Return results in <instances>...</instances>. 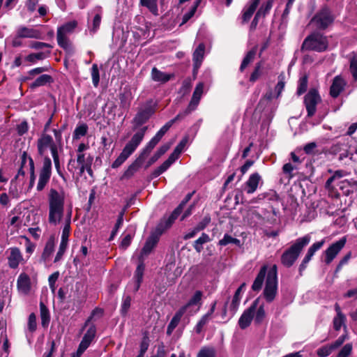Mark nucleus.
<instances>
[{
  "label": "nucleus",
  "mask_w": 357,
  "mask_h": 357,
  "mask_svg": "<svg viewBox=\"0 0 357 357\" xmlns=\"http://www.w3.org/2000/svg\"><path fill=\"white\" fill-rule=\"evenodd\" d=\"M255 311L256 313L255 316V321L257 324H260L262 322L266 316L264 304H259V306H257Z\"/></svg>",
  "instance_id": "45"
},
{
  "label": "nucleus",
  "mask_w": 357,
  "mask_h": 357,
  "mask_svg": "<svg viewBox=\"0 0 357 357\" xmlns=\"http://www.w3.org/2000/svg\"><path fill=\"white\" fill-rule=\"evenodd\" d=\"M96 333V328L94 325H91L84 334L78 348L85 351L94 339Z\"/></svg>",
  "instance_id": "19"
},
{
  "label": "nucleus",
  "mask_w": 357,
  "mask_h": 357,
  "mask_svg": "<svg viewBox=\"0 0 357 357\" xmlns=\"http://www.w3.org/2000/svg\"><path fill=\"white\" fill-rule=\"evenodd\" d=\"M92 13L93 14V18L92 20V25L91 26H89V31L91 34H94L99 29L100 25L102 15L101 7H96L93 10Z\"/></svg>",
  "instance_id": "23"
},
{
  "label": "nucleus",
  "mask_w": 357,
  "mask_h": 357,
  "mask_svg": "<svg viewBox=\"0 0 357 357\" xmlns=\"http://www.w3.org/2000/svg\"><path fill=\"white\" fill-rule=\"evenodd\" d=\"M335 350L332 344L324 346L317 351V354L319 357H326L329 356L332 351Z\"/></svg>",
  "instance_id": "50"
},
{
  "label": "nucleus",
  "mask_w": 357,
  "mask_h": 357,
  "mask_svg": "<svg viewBox=\"0 0 357 357\" xmlns=\"http://www.w3.org/2000/svg\"><path fill=\"white\" fill-rule=\"evenodd\" d=\"M284 88V82L283 80V78H281L280 77H279V81L275 87L274 94H273L271 92L267 93L266 94L264 98L261 100L260 103H261L262 102L266 101V100H270L274 98H278L280 96Z\"/></svg>",
  "instance_id": "29"
},
{
  "label": "nucleus",
  "mask_w": 357,
  "mask_h": 357,
  "mask_svg": "<svg viewBox=\"0 0 357 357\" xmlns=\"http://www.w3.org/2000/svg\"><path fill=\"white\" fill-rule=\"evenodd\" d=\"M307 87V77L306 76H304L301 78H300L298 82V86L297 89V93L298 95L303 94L304 92H305Z\"/></svg>",
  "instance_id": "54"
},
{
  "label": "nucleus",
  "mask_w": 357,
  "mask_h": 357,
  "mask_svg": "<svg viewBox=\"0 0 357 357\" xmlns=\"http://www.w3.org/2000/svg\"><path fill=\"white\" fill-rule=\"evenodd\" d=\"M41 324L43 327H46L50 321V314L49 310L44 303H40V304Z\"/></svg>",
  "instance_id": "41"
},
{
  "label": "nucleus",
  "mask_w": 357,
  "mask_h": 357,
  "mask_svg": "<svg viewBox=\"0 0 357 357\" xmlns=\"http://www.w3.org/2000/svg\"><path fill=\"white\" fill-rule=\"evenodd\" d=\"M17 36L18 38H39L40 33L39 31L32 28L20 26L17 30Z\"/></svg>",
  "instance_id": "22"
},
{
  "label": "nucleus",
  "mask_w": 357,
  "mask_h": 357,
  "mask_svg": "<svg viewBox=\"0 0 357 357\" xmlns=\"http://www.w3.org/2000/svg\"><path fill=\"white\" fill-rule=\"evenodd\" d=\"M66 195L63 190H57L51 188L47 195L48 201V222L50 225L56 226L64 222L67 220L68 213L70 210L73 215L71 206L65 207Z\"/></svg>",
  "instance_id": "1"
},
{
  "label": "nucleus",
  "mask_w": 357,
  "mask_h": 357,
  "mask_svg": "<svg viewBox=\"0 0 357 357\" xmlns=\"http://www.w3.org/2000/svg\"><path fill=\"white\" fill-rule=\"evenodd\" d=\"M328 47L327 39L323 35L316 33L308 36L303 42V48L308 50L322 52Z\"/></svg>",
  "instance_id": "6"
},
{
  "label": "nucleus",
  "mask_w": 357,
  "mask_h": 357,
  "mask_svg": "<svg viewBox=\"0 0 357 357\" xmlns=\"http://www.w3.org/2000/svg\"><path fill=\"white\" fill-rule=\"evenodd\" d=\"M310 236L308 234L296 239L295 243L282 254L281 257L282 264L287 267L291 266L303 248L310 242Z\"/></svg>",
  "instance_id": "3"
},
{
  "label": "nucleus",
  "mask_w": 357,
  "mask_h": 357,
  "mask_svg": "<svg viewBox=\"0 0 357 357\" xmlns=\"http://www.w3.org/2000/svg\"><path fill=\"white\" fill-rule=\"evenodd\" d=\"M352 348L351 344H346L340 350L337 357H348L351 353Z\"/></svg>",
  "instance_id": "58"
},
{
  "label": "nucleus",
  "mask_w": 357,
  "mask_h": 357,
  "mask_svg": "<svg viewBox=\"0 0 357 357\" xmlns=\"http://www.w3.org/2000/svg\"><path fill=\"white\" fill-rule=\"evenodd\" d=\"M200 98L195 97L192 96L191 100L188 105V107L185 111V114H189L190 112L195 110L197 105H199Z\"/></svg>",
  "instance_id": "62"
},
{
  "label": "nucleus",
  "mask_w": 357,
  "mask_h": 357,
  "mask_svg": "<svg viewBox=\"0 0 357 357\" xmlns=\"http://www.w3.org/2000/svg\"><path fill=\"white\" fill-rule=\"evenodd\" d=\"M50 52L47 51L45 52H38V53H33L29 54L26 57V61L31 62V63H35L37 60H43L47 57V56L50 54Z\"/></svg>",
  "instance_id": "44"
},
{
  "label": "nucleus",
  "mask_w": 357,
  "mask_h": 357,
  "mask_svg": "<svg viewBox=\"0 0 357 357\" xmlns=\"http://www.w3.org/2000/svg\"><path fill=\"white\" fill-rule=\"evenodd\" d=\"M211 241L208 234L202 233L201 236L197 239L194 243V248L197 252H201L203 250V245Z\"/></svg>",
  "instance_id": "39"
},
{
  "label": "nucleus",
  "mask_w": 357,
  "mask_h": 357,
  "mask_svg": "<svg viewBox=\"0 0 357 357\" xmlns=\"http://www.w3.org/2000/svg\"><path fill=\"white\" fill-rule=\"evenodd\" d=\"M186 313L185 308H180L174 314L170 323L168 325L167 333L170 335L174 328L178 326L182 316Z\"/></svg>",
  "instance_id": "31"
},
{
  "label": "nucleus",
  "mask_w": 357,
  "mask_h": 357,
  "mask_svg": "<svg viewBox=\"0 0 357 357\" xmlns=\"http://www.w3.org/2000/svg\"><path fill=\"white\" fill-rule=\"evenodd\" d=\"M52 81V78L48 75H42L38 77L33 83L31 84V88H36L38 86H44L47 83H50Z\"/></svg>",
  "instance_id": "40"
},
{
  "label": "nucleus",
  "mask_w": 357,
  "mask_h": 357,
  "mask_svg": "<svg viewBox=\"0 0 357 357\" xmlns=\"http://www.w3.org/2000/svg\"><path fill=\"white\" fill-rule=\"evenodd\" d=\"M52 174V161L50 158L45 156L43 160V167L39 172V178L36 189L42 191L48 183Z\"/></svg>",
  "instance_id": "9"
},
{
  "label": "nucleus",
  "mask_w": 357,
  "mask_h": 357,
  "mask_svg": "<svg viewBox=\"0 0 357 357\" xmlns=\"http://www.w3.org/2000/svg\"><path fill=\"white\" fill-rule=\"evenodd\" d=\"M147 129V126H144L143 128L139 129L136 133L133 135L130 141L128 143H127L124 148L126 149L129 152L132 153L144 139V137Z\"/></svg>",
  "instance_id": "14"
},
{
  "label": "nucleus",
  "mask_w": 357,
  "mask_h": 357,
  "mask_svg": "<svg viewBox=\"0 0 357 357\" xmlns=\"http://www.w3.org/2000/svg\"><path fill=\"white\" fill-rule=\"evenodd\" d=\"M346 243V238L343 237L339 241L331 244L324 252V262L330 264L342 250Z\"/></svg>",
  "instance_id": "12"
},
{
  "label": "nucleus",
  "mask_w": 357,
  "mask_h": 357,
  "mask_svg": "<svg viewBox=\"0 0 357 357\" xmlns=\"http://www.w3.org/2000/svg\"><path fill=\"white\" fill-rule=\"evenodd\" d=\"M325 238L322 239L320 241L316 242L313 243L307 250V254L305 256L303 261L300 266L301 268H305L308 262L311 260L312 257L314 256V253L319 250L325 243Z\"/></svg>",
  "instance_id": "18"
},
{
  "label": "nucleus",
  "mask_w": 357,
  "mask_h": 357,
  "mask_svg": "<svg viewBox=\"0 0 357 357\" xmlns=\"http://www.w3.org/2000/svg\"><path fill=\"white\" fill-rule=\"evenodd\" d=\"M91 77L93 85L97 86L99 84L100 77L98 67L96 63H94L91 68Z\"/></svg>",
  "instance_id": "52"
},
{
  "label": "nucleus",
  "mask_w": 357,
  "mask_h": 357,
  "mask_svg": "<svg viewBox=\"0 0 357 357\" xmlns=\"http://www.w3.org/2000/svg\"><path fill=\"white\" fill-rule=\"evenodd\" d=\"M54 249V241L53 239H50L47 242V243L45 245V249H44L43 255H42V258L45 261H47L50 257L52 254L53 253Z\"/></svg>",
  "instance_id": "43"
},
{
  "label": "nucleus",
  "mask_w": 357,
  "mask_h": 357,
  "mask_svg": "<svg viewBox=\"0 0 357 357\" xmlns=\"http://www.w3.org/2000/svg\"><path fill=\"white\" fill-rule=\"evenodd\" d=\"M8 250L10 252L8 257V265L12 268H16L23 261L22 253L17 248H10Z\"/></svg>",
  "instance_id": "20"
},
{
  "label": "nucleus",
  "mask_w": 357,
  "mask_h": 357,
  "mask_svg": "<svg viewBox=\"0 0 357 357\" xmlns=\"http://www.w3.org/2000/svg\"><path fill=\"white\" fill-rule=\"evenodd\" d=\"M87 255H88V248L86 246L82 245L81 247L79 254L77 256L76 258L74 259L75 264L77 265L78 261L83 262L84 259L86 257Z\"/></svg>",
  "instance_id": "56"
},
{
  "label": "nucleus",
  "mask_w": 357,
  "mask_h": 357,
  "mask_svg": "<svg viewBox=\"0 0 357 357\" xmlns=\"http://www.w3.org/2000/svg\"><path fill=\"white\" fill-rule=\"evenodd\" d=\"M67 246H68V243H63V242L60 243L59 249V250L56 253V255L55 257L54 262H58L59 261L61 260L64 252H66Z\"/></svg>",
  "instance_id": "60"
},
{
  "label": "nucleus",
  "mask_w": 357,
  "mask_h": 357,
  "mask_svg": "<svg viewBox=\"0 0 357 357\" xmlns=\"http://www.w3.org/2000/svg\"><path fill=\"white\" fill-rule=\"evenodd\" d=\"M346 317L344 315H336L333 319V327L336 331H339L344 324Z\"/></svg>",
  "instance_id": "55"
},
{
  "label": "nucleus",
  "mask_w": 357,
  "mask_h": 357,
  "mask_svg": "<svg viewBox=\"0 0 357 357\" xmlns=\"http://www.w3.org/2000/svg\"><path fill=\"white\" fill-rule=\"evenodd\" d=\"M259 303V300H255L251 306L245 310L238 320V325L241 329H245L250 326L253 319L255 310Z\"/></svg>",
  "instance_id": "13"
},
{
  "label": "nucleus",
  "mask_w": 357,
  "mask_h": 357,
  "mask_svg": "<svg viewBox=\"0 0 357 357\" xmlns=\"http://www.w3.org/2000/svg\"><path fill=\"white\" fill-rule=\"evenodd\" d=\"M153 112V110L151 107H147L144 109L139 111L132 121L134 123V128H136L145 123L149 119Z\"/></svg>",
  "instance_id": "15"
},
{
  "label": "nucleus",
  "mask_w": 357,
  "mask_h": 357,
  "mask_svg": "<svg viewBox=\"0 0 357 357\" xmlns=\"http://www.w3.org/2000/svg\"><path fill=\"white\" fill-rule=\"evenodd\" d=\"M261 75V66L260 63H258L253 73L251 74L250 77V81L252 82H256Z\"/></svg>",
  "instance_id": "59"
},
{
  "label": "nucleus",
  "mask_w": 357,
  "mask_h": 357,
  "mask_svg": "<svg viewBox=\"0 0 357 357\" xmlns=\"http://www.w3.org/2000/svg\"><path fill=\"white\" fill-rule=\"evenodd\" d=\"M88 127L86 124H82L75 128L73 133V139H79L80 137L84 136L87 132Z\"/></svg>",
  "instance_id": "47"
},
{
  "label": "nucleus",
  "mask_w": 357,
  "mask_h": 357,
  "mask_svg": "<svg viewBox=\"0 0 357 357\" xmlns=\"http://www.w3.org/2000/svg\"><path fill=\"white\" fill-rule=\"evenodd\" d=\"M64 224L63 229H62V234H61V242L63 243H68V237L70 236L71 227V212L70 210H69L68 213L67 220L63 222Z\"/></svg>",
  "instance_id": "32"
},
{
  "label": "nucleus",
  "mask_w": 357,
  "mask_h": 357,
  "mask_svg": "<svg viewBox=\"0 0 357 357\" xmlns=\"http://www.w3.org/2000/svg\"><path fill=\"white\" fill-rule=\"evenodd\" d=\"M350 70L354 80H357V59L356 58L351 60Z\"/></svg>",
  "instance_id": "64"
},
{
  "label": "nucleus",
  "mask_w": 357,
  "mask_h": 357,
  "mask_svg": "<svg viewBox=\"0 0 357 357\" xmlns=\"http://www.w3.org/2000/svg\"><path fill=\"white\" fill-rule=\"evenodd\" d=\"M202 297V292L201 291H196L191 298L189 300L188 303L183 306L181 308H185V312H187L188 310L192 306L198 305L199 306L201 304V300Z\"/></svg>",
  "instance_id": "35"
},
{
  "label": "nucleus",
  "mask_w": 357,
  "mask_h": 357,
  "mask_svg": "<svg viewBox=\"0 0 357 357\" xmlns=\"http://www.w3.org/2000/svg\"><path fill=\"white\" fill-rule=\"evenodd\" d=\"M168 227H166L165 222L162 220L160 225L157 227L155 233L151 234L147 238L139 256V261H144L145 258L151 252L152 250L157 245L159 240V236Z\"/></svg>",
  "instance_id": "5"
},
{
  "label": "nucleus",
  "mask_w": 357,
  "mask_h": 357,
  "mask_svg": "<svg viewBox=\"0 0 357 357\" xmlns=\"http://www.w3.org/2000/svg\"><path fill=\"white\" fill-rule=\"evenodd\" d=\"M211 317H212L207 313L202 316L195 326L196 333H200L204 326L211 319Z\"/></svg>",
  "instance_id": "46"
},
{
  "label": "nucleus",
  "mask_w": 357,
  "mask_h": 357,
  "mask_svg": "<svg viewBox=\"0 0 357 357\" xmlns=\"http://www.w3.org/2000/svg\"><path fill=\"white\" fill-rule=\"evenodd\" d=\"M346 84V81L341 76L335 77L330 89L331 96L337 98L344 89Z\"/></svg>",
  "instance_id": "16"
},
{
  "label": "nucleus",
  "mask_w": 357,
  "mask_h": 357,
  "mask_svg": "<svg viewBox=\"0 0 357 357\" xmlns=\"http://www.w3.org/2000/svg\"><path fill=\"white\" fill-rule=\"evenodd\" d=\"M131 154L132 153L129 152L126 149L123 148L122 152L120 153L119 157L112 163V167L117 168L119 166H121Z\"/></svg>",
  "instance_id": "38"
},
{
  "label": "nucleus",
  "mask_w": 357,
  "mask_h": 357,
  "mask_svg": "<svg viewBox=\"0 0 357 357\" xmlns=\"http://www.w3.org/2000/svg\"><path fill=\"white\" fill-rule=\"evenodd\" d=\"M17 286L21 294H28L31 290V280L29 275L24 273H21L17 278Z\"/></svg>",
  "instance_id": "17"
},
{
  "label": "nucleus",
  "mask_w": 357,
  "mask_h": 357,
  "mask_svg": "<svg viewBox=\"0 0 357 357\" xmlns=\"http://www.w3.org/2000/svg\"><path fill=\"white\" fill-rule=\"evenodd\" d=\"M245 286V283L242 284L237 289V290L236 291L235 294L233 297L230 307H231V310L234 312V313L236 311V310L239 305L241 298V294L243 289H244Z\"/></svg>",
  "instance_id": "37"
},
{
  "label": "nucleus",
  "mask_w": 357,
  "mask_h": 357,
  "mask_svg": "<svg viewBox=\"0 0 357 357\" xmlns=\"http://www.w3.org/2000/svg\"><path fill=\"white\" fill-rule=\"evenodd\" d=\"M181 115H177L175 119L171 120L167 122L165 126H163L160 130L155 134V135L150 140V142L154 144L155 146L160 141L164 135L167 132V130L170 128L172 124L180 118Z\"/></svg>",
  "instance_id": "25"
},
{
  "label": "nucleus",
  "mask_w": 357,
  "mask_h": 357,
  "mask_svg": "<svg viewBox=\"0 0 357 357\" xmlns=\"http://www.w3.org/2000/svg\"><path fill=\"white\" fill-rule=\"evenodd\" d=\"M321 102V98L317 90L310 89L304 98V104L307 112V116H313L317 112V105Z\"/></svg>",
  "instance_id": "8"
},
{
  "label": "nucleus",
  "mask_w": 357,
  "mask_h": 357,
  "mask_svg": "<svg viewBox=\"0 0 357 357\" xmlns=\"http://www.w3.org/2000/svg\"><path fill=\"white\" fill-rule=\"evenodd\" d=\"M185 202H188V200H185V202H183L181 204H180L179 206L173 211V213L169 216L167 219L162 220L166 224V227H170L172 226L174 220L182 212Z\"/></svg>",
  "instance_id": "34"
},
{
  "label": "nucleus",
  "mask_w": 357,
  "mask_h": 357,
  "mask_svg": "<svg viewBox=\"0 0 357 357\" xmlns=\"http://www.w3.org/2000/svg\"><path fill=\"white\" fill-rule=\"evenodd\" d=\"M144 271V261H139V263L136 268L134 279L135 280L136 284L135 291H137L140 287V284L142 281Z\"/></svg>",
  "instance_id": "36"
},
{
  "label": "nucleus",
  "mask_w": 357,
  "mask_h": 357,
  "mask_svg": "<svg viewBox=\"0 0 357 357\" xmlns=\"http://www.w3.org/2000/svg\"><path fill=\"white\" fill-rule=\"evenodd\" d=\"M158 0H140L142 6L146 7L153 15H158Z\"/></svg>",
  "instance_id": "42"
},
{
  "label": "nucleus",
  "mask_w": 357,
  "mask_h": 357,
  "mask_svg": "<svg viewBox=\"0 0 357 357\" xmlns=\"http://www.w3.org/2000/svg\"><path fill=\"white\" fill-rule=\"evenodd\" d=\"M200 0H197L190 11L183 15V24L187 22L195 15Z\"/></svg>",
  "instance_id": "53"
},
{
  "label": "nucleus",
  "mask_w": 357,
  "mask_h": 357,
  "mask_svg": "<svg viewBox=\"0 0 357 357\" xmlns=\"http://www.w3.org/2000/svg\"><path fill=\"white\" fill-rule=\"evenodd\" d=\"M36 317L34 313H31L29 316L28 319V329L31 332H33L36 330Z\"/></svg>",
  "instance_id": "57"
},
{
  "label": "nucleus",
  "mask_w": 357,
  "mask_h": 357,
  "mask_svg": "<svg viewBox=\"0 0 357 357\" xmlns=\"http://www.w3.org/2000/svg\"><path fill=\"white\" fill-rule=\"evenodd\" d=\"M181 115H177L175 119L171 120L167 122L165 126H163L160 130L155 134V135L150 140V142L154 144L155 146L160 141L164 135L167 132V130L170 128L172 124L180 118Z\"/></svg>",
  "instance_id": "24"
},
{
  "label": "nucleus",
  "mask_w": 357,
  "mask_h": 357,
  "mask_svg": "<svg viewBox=\"0 0 357 357\" xmlns=\"http://www.w3.org/2000/svg\"><path fill=\"white\" fill-rule=\"evenodd\" d=\"M91 162L92 158L90 156L86 157L84 153H77V167L75 166V160L71 159L68 162V169L70 172H74V171L78 168L80 174H82L86 169H90Z\"/></svg>",
  "instance_id": "10"
},
{
  "label": "nucleus",
  "mask_w": 357,
  "mask_h": 357,
  "mask_svg": "<svg viewBox=\"0 0 357 357\" xmlns=\"http://www.w3.org/2000/svg\"><path fill=\"white\" fill-rule=\"evenodd\" d=\"M197 357H215V351L211 348H203L197 354Z\"/></svg>",
  "instance_id": "61"
},
{
  "label": "nucleus",
  "mask_w": 357,
  "mask_h": 357,
  "mask_svg": "<svg viewBox=\"0 0 357 357\" xmlns=\"http://www.w3.org/2000/svg\"><path fill=\"white\" fill-rule=\"evenodd\" d=\"M77 25V22L75 20H73L68 22L58 28L56 38L60 47L66 50L70 47V43L67 38V35L72 33L76 28Z\"/></svg>",
  "instance_id": "7"
},
{
  "label": "nucleus",
  "mask_w": 357,
  "mask_h": 357,
  "mask_svg": "<svg viewBox=\"0 0 357 357\" xmlns=\"http://www.w3.org/2000/svg\"><path fill=\"white\" fill-rule=\"evenodd\" d=\"M266 271L267 266H262L252 284V289L254 291H259V289H261Z\"/></svg>",
  "instance_id": "33"
},
{
  "label": "nucleus",
  "mask_w": 357,
  "mask_h": 357,
  "mask_svg": "<svg viewBox=\"0 0 357 357\" xmlns=\"http://www.w3.org/2000/svg\"><path fill=\"white\" fill-rule=\"evenodd\" d=\"M23 183L21 181H16L15 179H13L10 181V185L8 190V194L13 197V198H18L22 192V185Z\"/></svg>",
  "instance_id": "30"
},
{
  "label": "nucleus",
  "mask_w": 357,
  "mask_h": 357,
  "mask_svg": "<svg viewBox=\"0 0 357 357\" xmlns=\"http://www.w3.org/2000/svg\"><path fill=\"white\" fill-rule=\"evenodd\" d=\"M255 55V52L254 51H250L246 54L240 67V70L241 71H243L253 61Z\"/></svg>",
  "instance_id": "51"
},
{
  "label": "nucleus",
  "mask_w": 357,
  "mask_h": 357,
  "mask_svg": "<svg viewBox=\"0 0 357 357\" xmlns=\"http://www.w3.org/2000/svg\"><path fill=\"white\" fill-rule=\"evenodd\" d=\"M260 0H251L250 2L244 8L243 11L242 20L243 22L250 20L255 11Z\"/></svg>",
  "instance_id": "26"
},
{
  "label": "nucleus",
  "mask_w": 357,
  "mask_h": 357,
  "mask_svg": "<svg viewBox=\"0 0 357 357\" xmlns=\"http://www.w3.org/2000/svg\"><path fill=\"white\" fill-rule=\"evenodd\" d=\"M171 165L165 160L158 168L153 172V176L157 177L165 172Z\"/></svg>",
  "instance_id": "63"
},
{
  "label": "nucleus",
  "mask_w": 357,
  "mask_h": 357,
  "mask_svg": "<svg viewBox=\"0 0 357 357\" xmlns=\"http://www.w3.org/2000/svg\"><path fill=\"white\" fill-rule=\"evenodd\" d=\"M139 163L137 160L131 164L123 174L124 178H130L138 170Z\"/></svg>",
  "instance_id": "49"
},
{
  "label": "nucleus",
  "mask_w": 357,
  "mask_h": 357,
  "mask_svg": "<svg viewBox=\"0 0 357 357\" xmlns=\"http://www.w3.org/2000/svg\"><path fill=\"white\" fill-rule=\"evenodd\" d=\"M334 17L328 8H324L312 19V22L315 23L319 29H326L333 23Z\"/></svg>",
  "instance_id": "11"
},
{
  "label": "nucleus",
  "mask_w": 357,
  "mask_h": 357,
  "mask_svg": "<svg viewBox=\"0 0 357 357\" xmlns=\"http://www.w3.org/2000/svg\"><path fill=\"white\" fill-rule=\"evenodd\" d=\"M205 47L203 43L199 45L193 53L194 70H197L201 66L204 59Z\"/></svg>",
  "instance_id": "27"
},
{
  "label": "nucleus",
  "mask_w": 357,
  "mask_h": 357,
  "mask_svg": "<svg viewBox=\"0 0 357 357\" xmlns=\"http://www.w3.org/2000/svg\"><path fill=\"white\" fill-rule=\"evenodd\" d=\"M172 77V75L165 73L155 67L152 68L151 78L155 82L165 83L168 82Z\"/></svg>",
  "instance_id": "28"
},
{
  "label": "nucleus",
  "mask_w": 357,
  "mask_h": 357,
  "mask_svg": "<svg viewBox=\"0 0 357 357\" xmlns=\"http://www.w3.org/2000/svg\"><path fill=\"white\" fill-rule=\"evenodd\" d=\"M277 266L276 265H273L268 272L266 285L264 290V296L266 301L271 303L275 299L277 294Z\"/></svg>",
  "instance_id": "4"
},
{
  "label": "nucleus",
  "mask_w": 357,
  "mask_h": 357,
  "mask_svg": "<svg viewBox=\"0 0 357 357\" xmlns=\"http://www.w3.org/2000/svg\"><path fill=\"white\" fill-rule=\"evenodd\" d=\"M261 181V178L258 173L251 174L248 180L245 182V190L248 194L254 193L258 188L259 183Z\"/></svg>",
  "instance_id": "21"
},
{
  "label": "nucleus",
  "mask_w": 357,
  "mask_h": 357,
  "mask_svg": "<svg viewBox=\"0 0 357 357\" xmlns=\"http://www.w3.org/2000/svg\"><path fill=\"white\" fill-rule=\"evenodd\" d=\"M273 2V0H268L266 3H263L257 12V15L264 17L272 8Z\"/></svg>",
  "instance_id": "48"
},
{
  "label": "nucleus",
  "mask_w": 357,
  "mask_h": 357,
  "mask_svg": "<svg viewBox=\"0 0 357 357\" xmlns=\"http://www.w3.org/2000/svg\"><path fill=\"white\" fill-rule=\"evenodd\" d=\"M37 148L38 153L40 155H45L47 153L48 150H50L56 172L61 176H63L61 170L57 146L53 138L47 134L42 135L37 141Z\"/></svg>",
  "instance_id": "2"
}]
</instances>
